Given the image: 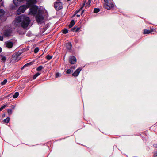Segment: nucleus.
Listing matches in <instances>:
<instances>
[{"instance_id": "nucleus-21", "label": "nucleus", "mask_w": 157, "mask_h": 157, "mask_svg": "<svg viewBox=\"0 0 157 157\" xmlns=\"http://www.w3.org/2000/svg\"><path fill=\"white\" fill-rule=\"evenodd\" d=\"M43 68V67L42 66H40L36 69V71H41L42 69Z\"/></svg>"}, {"instance_id": "nucleus-1", "label": "nucleus", "mask_w": 157, "mask_h": 157, "mask_svg": "<svg viewBox=\"0 0 157 157\" xmlns=\"http://www.w3.org/2000/svg\"><path fill=\"white\" fill-rule=\"evenodd\" d=\"M17 23H21V27L24 28H26L30 21L29 17L21 15L16 18Z\"/></svg>"}, {"instance_id": "nucleus-14", "label": "nucleus", "mask_w": 157, "mask_h": 157, "mask_svg": "<svg viewBox=\"0 0 157 157\" xmlns=\"http://www.w3.org/2000/svg\"><path fill=\"white\" fill-rule=\"evenodd\" d=\"M75 21L74 20H72L70 22V24L68 25V27L69 28H71L75 24Z\"/></svg>"}, {"instance_id": "nucleus-4", "label": "nucleus", "mask_w": 157, "mask_h": 157, "mask_svg": "<svg viewBox=\"0 0 157 157\" xmlns=\"http://www.w3.org/2000/svg\"><path fill=\"white\" fill-rule=\"evenodd\" d=\"M43 12L40 9H39L37 14L36 15L35 18L38 23L41 22L44 19L43 16Z\"/></svg>"}, {"instance_id": "nucleus-19", "label": "nucleus", "mask_w": 157, "mask_h": 157, "mask_svg": "<svg viewBox=\"0 0 157 157\" xmlns=\"http://www.w3.org/2000/svg\"><path fill=\"white\" fill-rule=\"evenodd\" d=\"M91 2V0H89L86 4V7H89V6H90Z\"/></svg>"}, {"instance_id": "nucleus-41", "label": "nucleus", "mask_w": 157, "mask_h": 157, "mask_svg": "<svg viewBox=\"0 0 157 157\" xmlns=\"http://www.w3.org/2000/svg\"><path fill=\"white\" fill-rule=\"evenodd\" d=\"M6 114L5 113L3 114L2 115V117L3 118L5 117Z\"/></svg>"}, {"instance_id": "nucleus-2", "label": "nucleus", "mask_w": 157, "mask_h": 157, "mask_svg": "<svg viewBox=\"0 0 157 157\" xmlns=\"http://www.w3.org/2000/svg\"><path fill=\"white\" fill-rule=\"evenodd\" d=\"M36 2V0H28V2L20 6L17 10V13L18 14L23 13L25 10L30 7L31 4Z\"/></svg>"}, {"instance_id": "nucleus-47", "label": "nucleus", "mask_w": 157, "mask_h": 157, "mask_svg": "<svg viewBox=\"0 0 157 157\" xmlns=\"http://www.w3.org/2000/svg\"><path fill=\"white\" fill-rule=\"evenodd\" d=\"M76 16H77V17H80V15H78V14H77V15Z\"/></svg>"}, {"instance_id": "nucleus-9", "label": "nucleus", "mask_w": 157, "mask_h": 157, "mask_svg": "<svg viewBox=\"0 0 157 157\" xmlns=\"http://www.w3.org/2000/svg\"><path fill=\"white\" fill-rule=\"evenodd\" d=\"M4 45L7 48H11L13 47V43L10 41H7L5 42Z\"/></svg>"}, {"instance_id": "nucleus-23", "label": "nucleus", "mask_w": 157, "mask_h": 157, "mask_svg": "<svg viewBox=\"0 0 157 157\" xmlns=\"http://www.w3.org/2000/svg\"><path fill=\"white\" fill-rule=\"evenodd\" d=\"M19 94L18 92H17L15 93V94L13 95V98H16L18 96Z\"/></svg>"}, {"instance_id": "nucleus-28", "label": "nucleus", "mask_w": 157, "mask_h": 157, "mask_svg": "<svg viewBox=\"0 0 157 157\" xmlns=\"http://www.w3.org/2000/svg\"><path fill=\"white\" fill-rule=\"evenodd\" d=\"M72 71H72L71 69H68L66 73L67 74H69L71 73Z\"/></svg>"}, {"instance_id": "nucleus-29", "label": "nucleus", "mask_w": 157, "mask_h": 157, "mask_svg": "<svg viewBox=\"0 0 157 157\" xmlns=\"http://www.w3.org/2000/svg\"><path fill=\"white\" fill-rule=\"evenodd\" d=\"M7 80L6 79H4L2 82H1V84L2 85H5L6 83H7Z\"/></svg>"}, {"instance_id": "nucleus-48", "label": "nucleus", "mask_w": 157, "mask_h": 157, "mask_svg": "<svg viewBox=\"0 0 157 157\" xmlns=\"http://www.w3.org/2000/svg\"><path fill=\"white\" fill-rule=\"evenodd\" d=\"M2 49L0 47V53L2 52Z\"/></svg>"}, {"instance_id": "nucleus-35", "label": "nucleus", "mask_w": 157, "mask_h": 157, "mask_svg": "<svg viewBox=\"0 0 157 157\" xmlns=\"http://www.w3.org/2000/svg\"><path fill=\"white\" fill-rule=\"evenodd\" d=\"M3 37H4L3 36H1L0 35V41H2L3 40Z\"/></svg>"}, {"instance_id": "nucleus-30", "label": "nucleus", "mask_w": 157, "mask_h": 157, "mask_svg": "<svg viewBox=\"0 0 157 157\" xmlns=\"http://www.w3.org/2000/svg\"><path fill=\"white\" fill-rule=\"evenodd\" d=\"M12 109H9L7 110V112L9 115H10L12 113Z\"/></svg>"}, {"instance_id": "nucleus-39", "label": "nucleus", "mask_w": 157, "mask_h": 157, "mask_svg": "<svg viewBox=\"0 0 157 157\" xmlns=\"http://www.w3.org/2000/svg\"><path fill=\"white\" fill-rule=\"evenodd\" d=\"M0 2H1V5L2 6L3 5L4 3L3 1L2 0H1Z\"/></svg>"}, {"instance_id": "nucleus-27", "label": "nucleus", "mask_w": 157, "mask_h": 157, "mask_svg": "<svg viewBox=\"0 0 157 157\" xmlns=\"http://www.w3.org/2000/svg\"><path fill=\"white\" fill-rule=\"evenodd\" d=\"M84 5H85V3H84L83 6H81L80 8V9L79 10H77L76 11H75V13L76 14V13H78L82 9V8L83 7Z\"/></svg>"}, {"instance_id": "nucleus-25", "label": "nucleus", "mask_w": 157, "mask_h": 157, "mask_svg": "<svg viewBox=\"0 0 157 157\" xmlns=\"http://www.w3.org/2000/svg\"><path fill=\"white\" fill-rule=\"evenodd\" d=\"M21 53L19 52L17 53L16 54V59H15L16 60L18 58H19V57L21 55Z\"/></svg>"}, {"instance_id": "nucleus-7", "label": "nucleus", "mask_w": 157, "mask_h": 157, "mask_svg": "<svg viewBox=\"0 0 157 157\" xmlns=\"http://www.w3.org/2000/svg\"><path fill=\"white\" fill-rule=\"evenodd\" d=\"M54 7L57 11H59L63 8L62 3L56 1L54 3Z\"/></svg>"}, {"instance_id": "nucleus-12", "label": "nucleus", "mask_w": 157, "mask_h": 157, "mask_svg": "<svg viewBox=\"0 0 157 157\" xmlns=\"http://www.w3.org/2000/svg\"><path fill=\"white\" fill-rule=\"evenodd\" d=\"M80 29V27H77L76 26H75L73 28H71V30L72 32L75 31L77 32Z\"/></svg>"}, {"instance_id": "nucleus-40", "label": "nucleus", "mask_w": 157, "mask_h": 157, "mask_svg": "<svg viewBox=\"0 0 157 157\" xmlns=\"http://www.w3.org/2000/svg\"><path fill=\"white\" fill-rule=\"evenodd\" d=\"M15 107V106L14 105H12L11 106V108L13 109H14V108Z\"/></svg>"}, {"instance_id": "nucleus-26", "label": "nucleus", "mask_w": 157, "mask_h": 157, "mask_svg": "<svg viewBox=\"0 0 157 157\" xmlns=\"http://www.w3.org/2000/svg\"><path fill=\"white\" fill-rule=\"evenodd\" d=\"M61 76V74L59 72H57L55 75V77L56 78L60 77Z\"/></svg>"}, {"instance_id": "nucleus-24", "label": "nucleus", "mask_w": 157, "mask_h": 157, "mask_svg": "<svg viewBox=\"0 0 157 157\" xmlns=\"http://www.w3.org/2000/svg\"><path fill=\"white\" fill-rule=\"evenodd\" d=\"M0 56L2 57L1 60L3 62H5V61L6 60V57L4 56H3L2 55H1Z\"/></svg>"}, {"instance_id": "nucleus-3", "label": "nucleus", "mask_w": 157, "mask_h": 157, "mask_svg": "<svg viewBox=\"0 0 157 157\" xmlns=\"http://www.w3.org/2000/svg\"><path fill=\"white\" fill-rule=\"evenodd\" d=\"M36 2L34 3L31 4L30 6V9H29V14L32 16H35L37 14L38 12L39 8L38 6L35 5L37 3V1L36 0Z\"/></svg>"}, {"instance_id": "nucleus-6", "label": "nucleus", "mask_w": 157, "mask_h": 157, "mask_svg": "<svg viewBox=\"0 0 157 157\" xmlns=\"http://www.w3.org/2000/svg\"><path fill=\"white\" fill-rule=\"evenodd\" d=\"M114 5L113 1L112 0L109 1V2L104 4V6L105 8L108 9L110 10L114 7Z\"/></svg>"}, {"instance_id": "nucleus-16", "label": "nucleus", "mask_w": 157, "mask_h": 157, "mask_svg": "<svg viewBox=\"0 0 157 157\" xmlns=\"http://www.w3.org/2000/svg\"><path fill=\"white\" fill-rule=\"evenodd\" d=\"M151 31L149 30L144 29V34H147L150 33Z\"/></svg>"}, {"instance_id": "nucleus-10", "label": "nucleus", "mask_w": 157, "mask_h": 157, "mask_svg": "<svg viewBox=\"0 0 157 157\" xmlns=\"http://www.w3.org/2000/svg\"><path fill=\"white\" fill-rule=\"evenodd\" d=\"M82 67H79L73 73L72 75L73 76L75 77H77L79 75L80 72L82 70Z\"/></svg>"}, {"instance_id": "nucleus-44", "label": "nucleus", "mask_w": 157, "mask_h": 157, "mask_svg": "<svg viewBox=\"0 0 157 157\" xmlns=\"http://www.w3.org/2000/svg\"><path fill=\"white\" fill-rule=\"evenodd\" d=\"M104 1L105 2V3H106L108 2H109V1H108V0H104Z\"/></svg>"}, {"instance_id": "nucleus-51", "label": "nucleus", "mask_w": 157, "mask_h": 157, "mask_svg": "<svg viewBox=\"0 0 157 157\" xmlns=\"http://www.w3.org/2000/svg\"><path fill=\"white\" fill-rule=\"evenodd\" d=\"M27 0V2H28V0Z\"/></svg>"}, {"instance_id": "nucleus-8", "label": "nucleus", "mask_w": 157, "mask_h": 157, "mask_svg": "<svg viewBox=\"0 0 157 157\" xmlns=\"http://www.w3.org/2000/svg\"><path fill=\"white\" fill-rule=\"evenodd\" d=\"M69 62L71 64H75L76 61V59L74 56H70L69 57Z\"/></svg>"}, {"instance_id": "nucleus-46", "label": "nucleus", "mask_w": 157, "mask_h": 157, "mask_svg": "<svg viewBox=\"0 0 157 157\" xmlns=\"http://www.w3.org/2000/svg\"><path fill=\"white\" fill-rule=\"evenodd\" d=\"M3 109V108H1V107L0 108V111H2Z\"/></svg>"}, {"instance_id": "nucleus-34", "label": "nucleus", "mask_w": 157, "mask_h": 157, "mask_svg": "<svg viewBox=\"0 0 157 157\" xmlns=\"http://www.w3.org/2000/svg\"><path fill=\"white\" fill-rule=\"evenodd\" d=\"M7 106V105L4 104L2 105V106L1 107V108H3V109H4L5 107Z\"/></svg>"}, {"instance_id": "nucleus-13", "label": "nucleus", "mask_w": 157, "mask_h": 157, "mask_svg": "<svg viewBox=\"0 0 157 157\" xmlns=\"http://www.w3.org/2000/svg\"><path fill=\"white\" fill-rule=\"evenodd\" d=\"M66 48L68 50H70L72 47V44L71 42H68L66 44Z\"/></svg>"}, {"instance_id": "nucleus-22", "label": "nucleus", "mask_w": 157, "mask_h": 157, "mask_svg": "<svg viewBox=\"0 0 157 157\" xmlns=\"http://www.w3.org/2000/svg\"><path fill=\"white\" fill-rule=\"evenodd\" d=\"M52 56H51L49 55H48L46 56V58L47 60H50L52 59Z\"/></svg>"}, {"instance_id": "nucleus-20", "label": "nucleus", "mask_w": 157, "mask_h": 157, "mask_svg": "<svg viewBox=\"0 0 157 157\" xmlns=\"http://www.w3.org/2000/svg\"><path fill=\"white\" fill-rule=\"evenodd\" d=\"M10 121V118L9 117L6 118V119L4 120L3 121L4 122L6 123H8Z\"/></svg>"}, {"instance_id": "nucleus-18", "label": "nucleus", "mask_w": 157, "mask_h": 157, "mask_svg": "<svg viewBox=\"0 0 157 157\" xmlns=\"http://www.w3.org/2000/svg\"><path fill=\"white\" fill-rule=\"evenodd\" d=\"M63 33V34H66L68 33V30L66 28H64L62 30Z\"/></svg>"}, {"instance_id": "nucleus-11", "label": "nucleus", "mask_w": 157, "mask_h": 157, "mask_svg": "<svg viewBox=\"0 0 157 157\" xmlns=\"http://www.w3.org/2000/svg\"><path fill=\"white\" fill-rule=\"evenodd\" d=\"M13 3L14 4L15 6L12 5L11 7L12 9H14L16 7H17L19 6V3L17 0H13Z\"/></svg>"}, {"instance_id": "nucleus-38", "label": "nucleus", "mask_w": 157, "mask_h": 157, "mask_svg": "<svg viewBox=\"0 0 157 157\" xmlns=\"http://www.w3.org/2000/svg\"><path fill=\"white\" fill-rule=\"evenodd\" d=\"M34 62H31L29 63H28V64H29V66H30L31 65H32L33 63Z\"/></svg>"}, {"instance_id": "nucleus-50", "label": "nucleus", "mask_w": 157, "mask_h": 157, "mask_svg": "<svg viewBox=\"0 0 157 157\" xmlns=\"http://www.w3.org/2000/svg\"><path fill=\"white\" fill-rule=\"evenodd\" d=\"M98 11H99V12L100 11V10H99H99H98Z\"/></svg>"}, {"instance_id": "nucleus-32", "label": "nucleus", "mask_w": 157, "mask_h": 157, "mask_svg": "<svg viewBox=\"0 0 157 157\" xmlns=\"http://www.w3.org/2000/svg\"><path fill=\"white\" fill-rule=\"evenodd\" d=\"M98 12V8H95L94 10V13H97Z\"/></svg>"}, {"instance_id": "nucleus-31", "label": "nucleus", "mask_w": 157, "mask_h": 157, "mask_svg": "<svg viewBox=\"0 0 157 157\" xmlns=\"http://www.w3.org/2000/svg\"><path fill=\"white\" fill-rule=\"evenodd\" d=\"M39 51V49L38 48L36 47L34 51V52L35 53H36L38 52Z\"/></svg>"}, {"instance_id": "nucleus-33", "label": "nucleus", "mask_w": 157, "mask_h": 157, "mask_svg": "<svg viewBox=\"0 0 157 157\" xmlns=\"http://www.w3.org/2000/svg\"><path fill=\"white\" fill-rule=\"evenodd\" d=\"M28 66H29V64L28 63L25 64L24 66H23L22 68H21V70L23 69V68H24L25 67H26Z\"/></svg>"}, {"instance_id": "nucleus-42", "label": "nucleus", "mask_w": 157, "mask_h": 157, "mask_svg": "<svg viewBox=\"0 0 157 157\" xmlns=\"http://www.w3.org/2000/svg\"><path fill=\"white\" fill-rule=\"evenodd\" d=\"M153 146L157 148V144H154Z\"/></svg>"}, {"instance_id": "nucleus-43", "label": "nucleus", "mask_w": 157, "mask_h": 157, "mask_svg": "<svg viewBox=\"0 0 157 157\" xmlns=\"http://www.w3.org/2000/svg\"><path fill=\"white\" fill-rule=\"evenodd\" d=\"M84 10H82V11L81 13V15H82V14L84 13Z\"/></svg>"}, {"instance_id": "nucleus-15", "label": "nucleus", "mask_w": 157, "mask_h": 157, "mask_svg": "<svg viewBox=\"0 0 157 157\" xmlns=\"http://www.w3.org/2000/svg\"><path fill=\"white\" fill-rule=\"evenodd\" d=\"M40 74V73L39 72H37L34 75L33 77V79H35L36 78L39 76Z\"/></svg>"}, {"instance_id": "nucleus-5", "label": "nucleus", "mask_w": 157, "mask_h": 157, "mask_svg": "<svg viewBox=\"0 0 157 157\" xmlns=\"http://www.w3.org/2000/svg\"><path fill=\"white\" fill-rule=\"evenodd\" d=\"M13 31L11 29H6L2 30V35L4 37H9L12 35Z\"/></svg>"}, {"instance_id": "nucleus-37", "label": "nucleus", "mask_w": 157, "mask_h": 157, "mask_svg": "<svg viewBox=\"0 0 157 157\" xmlns=\"http://www.w3.org/2000/svg\"><path fill=\"white\" fill-rule=\"evenodd\" d=\"M34 62H31L29 63H28V64H29V66H30L31 65H32L33 63Z\"/></svg>"}, {"instance_id": "nucleus-17", "label": "nucleus", "mask_w": 157, "mask_h": 157, "mask_svg": "<svg viewBox=\"0 0 157 157\" xmlns=\"http://www.w3.org/2000/svg\"><path fill=\"white\" fill-rule=\"evenodd\" d=\"M4 11L2 9H0V17H2L4 14Z\"/></svg>"}, {"instance_id": "nucleus-49", "label": "nucleus", "mask_w": 157, "mask_h": 157, "mask_svg": "<svg viewBox=\"0 0 157 157\" xmlns=\"http://www.w3.org/2000/svg\"><path fill=\"white\" fill-rule=\"evenodd\" d=\"M71 68L75 69V67H74V66H72V67H71Z\"/></svg>"}, {"instance_id": "nucleus-36", "label": "nucleus", "mask_w": 157, "mask_h": 157, "mask_svg": "<svg viewBox=\"0 0 157 157\" xmlns=\"http://www.w3.org/2000/svg\"><path fill=\"white\" fill-rule=\"evenodd\" d=\"M154 157H157V151L155 152L154 154Z\"/></svg>"}, {"instance_id": "nucleus-45", "label": "nucleus", "mask_w": 157, "mask_h": 157, "mask_svg": "<svg viewBox=\"0 0 157 157\" xmlns=\"http://www.w3.org/2000/svg\"><path fill=\"white\" fill-rule=\"evenodd\" d=\"M3 109V108H1V107L0 108V111H2Z\"/></svg>"}]
</instances>
